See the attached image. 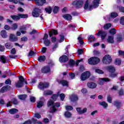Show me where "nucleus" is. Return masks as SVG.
<instances>
[{
	"label": "nucleus",
	"mask_w": 124,
	"mask_h": 124,
	"mask_svg": "<svg viewBox=\"0 0 124 124\" xmlns=\"http://www.w3.org/2000/svg\"><path fill=\"white\" fill-rule=\"evenodd\" d=\"M100 62V59L96 57H93L88 59V63L91 65H95Z\"/></svg>",
	"instance_id": "1"
},
{
	"label": "nucleus",
	"mask_w": 124,
	"mask_h": 124,
	"mask_svg": "<svg viewBox=\"0 0 124 124\" xmlns=\"http://www.w3.org/2000/svg\"><path fill=\"white\" fill-rule=\"evenodd\" d=\"M102 62L105 64H110L112 62V57L109 55L104 56L102 59Z\"/></svg>",
	"instance_id": "2"
},
{
	"label": "nucleus",
	"mask_w": 124,
	"mask_h": 124,
	"mask_svg": "<svg viewBox=\"0 0 124 124\" xmlns=\"http://www.w3.org/2000/svg\"><path fill=\"white\" fill-rule=\"evenodd\" d=\"M91 77V72L89 71L84 72L81 74L80 79L82 81H85Z\"/></svg>",
	"instance_id": "3"
},
{
	"label": "nucleus",
	"mask_w": 124,
	"mask_h": 124,
	"mask_svg": "<svg viewBox=\"0 0 124 124\" xmlns=\"http://www.w3.org/2000/svg\"><path fill=\"white\" fill-rule=\"evenodd\" d=\"M24 86V77L20 76L19 77L18 81L16 83V88H22Z\"/></svg>",
	"instance_id": "4"
},
{
	"label": "nucleus",
	"mask_w": 124,
	"mask_h": 124,
	"mask_svg": "<svg viewBox=\"0 0 124 124\" xmlns=\"http://www.w3.org/2000/svg\"><path fill=\"white\" fill-rule=\"evenodd\" d=\"M40 13H42V11H41V9H40V8H34L33 11L32 12V15L33 17L37 18V17H39Z\"/></svg>",
	"instance_id": "5"
},
{
	"label": "nucleus",
	"mask_w": 124,
	"mask_h": 124,
	"mask_svg": "<svg viewBox=\"0 0 124 124\" xmlns=\"http://www.w3.org/2000/svg\"><path fill=\"white\" fill-rule=\"evenodd\" d=\"M11 89H12V88L10 85H5L1 88L0 93H4L11 91Z\"/></svg>",
	"instance_id": "6"
},
{
	"label": "nucleus",
	"mask_w": 124,
	"mask_h": 124,
	"mask_svg": "<svg viewBox=\"0 0 124 124\" xmlns=\"http://www.w3.org/2000/svg\"><path fill=\"white\" fill-rule=\"evenodd\" d=\"M49 83L48 82H41L38 85V87L40 90H44L45 89H47V88H49Z\"/></svg>",
	"instance_id": "7"
},
{
	"label": "nucleus",
	"mask_w": 124,
	"mask_h": 124,
	"mask_svg": "<svg viewBox=\"0 0 124 124\" xmlns=\"http://www.w3.org/2000/svg\"><path fill=\"white\" fill-rule=\"evenodd\" d=\"M84 3V1L82 0H75L73 1L72 4L76 6L77 8H80Z\"/></svg>",
	"instance_id": "8"
},
{
	"label": "nucleus",
	"mask_w": 124,
	"mask_h": 124,
	"mask_svg": "<svg viewBox=\"0 0 124 124\" xmlns=\"http://www.w3.org/2000/svg\"><path fill=\"white\" fill-rule=\"evenodd\" d=\"M95 35H97V36H101L102 40H103L105 39V37H106L107 34L106 33V32H105V31H98V33H96Z\"/></svg>",
	"instance_id": "9"
},
{
	"label": "nucleus",
	"mask_w": 124,
	"mask_h": 124,
	"mask_svg": "<svg viewBox=\"0 0 124 124\" xmlns=\"http://www.w3.org/2000/svg\"><path fill=\"white\" fill-rule=\"evenodd\" d=\"M69 61V58L66 55H62L59 58V62H67Z\"/></svg>",
	"instance_id": "10"
},
{
	"label": "nucleus",
	"mask_w": 124,
	"mask_h": 124,
	"mask_svg": "<svg viewBox=\"0 0 124 124\" xmlns=\"http://www.w3.org/2000/svg\"><path fill=\"white\" fill-rule=\"evenodd\" d=\"M36 5L37 6H43L44 3H46V0H34Z\"/></svg>",
	"instance_id": "11"
},
{
	"label": "nucleus",
	"mask_w": 124,
	"mask_h": 124,
	"mask_svg": "<svg viewBox=\"0 0 124 124\" xmlns=\"http://www.w3.org/2000/svg\"><path fill=\"white\" fill-rule=\"evenodd\" d=\"M110 81L111 80L109 79L108 78H100L98 83L99 84L102 85H104V82H110Z\"/></svg>",
	"instance_id": "12"
},
{
	"label": "nucleus",
	"mask_w": 124,
	"mask_h": 124,
	"mask_svg": "<svg viewBox=\"0 0 124 124\" xmlns=\"http://www.w3.org/2000/svg\"><path fill=\"white\" fill-rule=\"evenodd\" d=\"M76 110L79 115H82L85 113H87V108H84L82 110L81 108H77Z\"/></svg>",
	"instance_id": "13"
},
{
	"label": "nucleus",
	"mask_w": 124,
	"mask_h": 124,
	"mask_svg": "<svg viewBox=\"0 0 124 124\" xmlns=\"http://www.w3.org/2000/svg\"><path fill=\"white\" fill-rule=\"evenodd\" d=\"M42 73H48L51 71L50 69V66L49 65H46L42 68L41 70Z\"/></svg>",
	"instance_id": "14"
},
{
	"label": "nucleus",
	"mask_w": 124,
	"mask_h": 124,
	"mask_svg": "<svg viewBox=\"0 0 124 124\" xmlns=\"http://www.w3.org/2000/svg\"><path fill=\"white\" fill-rule=\"evenodd\" d=\"M97 86V84L95 82H88L87 83V87L89 88V89H95Z\"/></svg>",
	"instance_id": "15"
},
{
	"label": "nucleus",
	"mask_w": 124,
	"mask_h": 124,
	"mask_svg": "<svg viewBox=\"0 0 124 124\" xmlns=\"http://www.w3.org/2000/svg\"><path fill=\"white\" fill-rule=\"evenodd\" d=\"M58 34H59V32L57 31V30L55 29H52L51 31L48 32L49 37H52L53 35H57Z\"/></svg>",
	"instance_id": "16"
},
{
	"label": "nucleus",
	"mask_w": 124,
	"mask_h": 124,
	"mask_svg": "<svg viewBox=\"0 0 124 124\" xmlns=\"http://www.w3.org/2000/svg\"><path fill=\"white\" fill-rule=\"evenodd\" d=\"M93 8H97L99 6L100 3V0H94L92 2Z\"/></svg>",
	"instance_id": "17"
},
{
	"label": "nucleus",
	"mask_w": 124,
	"mask_h": 124,
	"mask_svg": "<svg viewBox=\"0 0 124 124\" xmlns=\"http://www.w3.org/2000/svg\"><path fill=\"white\" fill-rule=\"evenodd\" d=\"M70 99L72 102H76L78 99V96L75 94H72L70 96Z\"/></svg>",
	"instance_id": "18"
},
{
	"label": "nucleus",
	"mask_w": 124,
	"mask_h": 124,
	"mask_svg": "<svg viewBox=\"0 0 124 124\" xmlns=\"http://www.w3.org/2000/svg\"><path fill=\"white\" fill-rule=\"evenodd\" d=\"M107 69L109 72H110V73H114V72L116 71V69L115 68V67L111 65L107 66Z\"/></svg>",
	"instance_id": "19"
},
{
	"label": "nucleus",
	"mask_w": 124,
	"mask_h": 124,
	"mask_svg": "<svg viewBox=\"0 0 124 124\" xmlns=\"http://www.w3.org/2000/svg\"><path fill=\"white\" fill-rule=\"evenodd\" d=\"M59 84H61L63 87H68V81L67 80H61L58 82Z\"/></svg>",
	"instance_id": "20"
},
{
	"label": "nucleus",
	"mask_w": 124,
	"mask_h": 124,
	"mask_svg": "<svg viewBox=\"0 0 124 124\" xmlns=\"http://www.w3.org/2000/svg\"><path fill=\"white\" fill-rule=\"evenodd\" d=\"M63 18L65 19V20H67V21H71L72 20V16H71L69 14H65L62 16Z\"/></svg>",
	"instance_id": "21"
},
{
	"label": "nucleus",
	"mask_w": 124,
	"mask_h": 124,
	"mask_svg": "<svg viewBox=\"0 0 124 124\" xmlns=\"http://www.w3.org/2000/svg\"><path fill=\"white\" fill-rule=\"evenodd\" d=\"M88 41L89 42L92 43V42H94L96 40V38H95V37L93 35H89L88 36Z\"/></svg>",
	"instance_id": "22"
},
{
	"label": "nucleus",
	"mask_w": 124,
	"mask_h": 124,
	"mask_svg": "<svg viewBox=\"0 0 124 124\" xmlns=\"http://www.w3.org/2000/svg\"><path fill=\"white\" fill-rule=\"evenodd\" d=\"M10 39L12 42H16L18 40V38L13 34H11L10 35Z\"/></svg>",
	"instance_id": "23"
},
{
	"label": "nucleus",
	"mask_w": 124,
	"mask_h": 124,
	"mask_svg": "<svg viewBox=\"0 0 124 124\" xmlns=\"http://www.w3.org/2000/svg\"><path fill=\"white\" fill-rule=\"evenodd\" d=\"M18 97L20 100H26L27 99V97H28V95L26 94H20L18 96Z\"/></svg>",
	"instance_id": "24"
},
{
	"label": "nucleus",
	"mask_w": 124,
	"mask_h": 124,
	"mask_svg": "<svg viewBox=\"0 0 124 124\" xmlns=\"http://www.w3.org/2000/svg\"><path fill=\"white\" fill-rule=\"evenodd\" d=\"M1 36L3 38H7L8 35H7V32H6V31L3 30H2L0 32Z\"/></svg>",
	"instance_id": "25"
},
{
	"label": "nucleus",
	"mask_w": 124,
	"mask_h": 124,
	"mask_svg": "<svg viewBox=\"0 0 124 124\" xmlns=\"http://www.w3.org/2000/svg\"><path fill=\"white\" fill-rule=\"evenodd\" d=\"M38 61L40 62H42L46 61V56L45 55L40 56L38 58Z\"/></svg>",
	"instance_id": "26"
},
{
	"label": "nucleus",
	"mask_w": 124,
	"mask_h": 124,
	"mask_svg": "<svg viewBox=\"0 0 124 124\" xmlns=\"http://www.w3.org/2000/svg\"><path fill=\"white\" fill-rule=\"evenodd\" d=\"M64 116L65 118H66L67 119H70L72 116V114L68 111H66L64 112Z\"/></svg>",
	"instance_id": "27"
},
{
	"label": "nucleus",
	"mask_w": 124,
	"mask_h": 124,
	"mask_svg": "<svg viewBox=\"0 0 124 124\" xmlns=\"http://www.w3.org/2000/svg\"><path fill=\"white\" fill-rule=\"evenodd\" d=\"M11 18L13 19V20H15L16 21H19L20 20V16L19 14H17V15H11L10 16Z\"/></svg>",
	"instance_id": "28"
},
{
	"label": "nucleus",
	"mask_w": 124,
	"mask_h": 124,
	"mask_svg": "<svg viewBox=\"0 0 124 124\" xmlns=\"http://www.w3.org/2000/svg\"><path fill=\"white\" fill-rule=\"evenodd\" d=\"M53 94V91L51 90H46L44 92V95L47 96V95H52Z\"/></svg>",
	"instance_id": "29"
},
{
	"label": "nucleus",
	"mask_w": 124,
	"mask_h": 124,
	"mask_svg": "<svg viewBox=\"0 0 124 124\" xmlns=\"http://www.w3.org/2000/svg\"><path fill=\"white\" fill-rule=\"evenodd\" d=\"M121 104H122V103L118 100L115 101L114 102V106H116L117 109H120V108H121Z\"/></svg>",
	"instance_id": "30"
},
{
	"label": "nucleus",
	"mask_w": 124,
	"mask_h": 124,
	"mask_svg": "<svg viewBox=\"0 0 124 124\" xmlns=\"http://www.w3.org/2000/svg\"><path fill=\"white\" fill-rule=\"evenodd\" d=\"M45 10L46 13H47L48 14H51V13H52L53 9L52 8V7L48 6L46 8H45Z\"/></svg>",
	"instance_id": "31"
},
{
	"label": "nucleus",
	"mask_w": 124,
	"mask_h": 124,
	"mask_svg": "<svg viewBox=\"0 0 124 124\" xmlns=\"http://www.w3.org/2000/svg\"><path fill=\"white\" fill-rule=\"evenodd\" d=\"M107 41L108 43L113 44L114 43V36H108Z\"/></svg>",
	"instance_id": "32"
},
{
	"label": "nucleus",
	"mask_w": 124,
	"mask_h": 124,
	"mask_svg": "<svg viewBox=\"0 0 124 124\" xmlns=\"http://www.w3.org/2000/svg\"><path fill=\"white\" fill-rule=\"evenodd\" d=\"M10 114L12 115H14V114H16V113H18L19 110L17 108H11L9 111Z\"/></svg>",
	"instance_id": "33"
},
{
	"label": "nucleus",
	"mask_w": 124,
	"mask_h": 124,
	"mask_svg": "<svg viewBox=\"0 0 124 124\" xmlns=\"http://www.w3.org/2000/svg\"><path fill=\"white\" fill-rule=\"evenodd\" d=\"M99 104L101 105V106H103L105 109H106V108L108 107V104L105 101L99 102Z\"/></svg>",
	"instance_id": "34"
},
{
	"label": "nucleus",
	"mask_w": 124,
	"mask_h": 124,
	"mask_svg": "<svg viewBox=\"0 0 124 124\" xmlns=\"http://www.w3.org/2000/svg\"><path fill=\"white\" fill-rule=\"evenodd\" d=\"M0 62L2 63H6V57L4 55H2L0 57Z\"/></svg>",
	"instance_id": "35"
},
{
	"label": "nucleus",
	"mask_w": 124,
	"mask_h": 124,
	"mask_svg": "<svg viewBox=\"0 0 124 124\" xmlns=\"http://www.w3.org/2000/svg\"><path fill=\"white\" fill-rule=\"evenodd\" d=\"M117 30L115 28H112L109 31V33L111 35H114L117 33Z\"/></svg>",
	"instance_id": "36"
},
{
	"label": "nucleus",
	"mask_w": 124,
	"mask_h": 124,
	"mask_svg": "<svg viewBox=\"0 0 124 124\" xmlns=\"http://www.w3.org/2000/svg\"><path fill=\"white\" fill-rule=\"evenodd\" d=\"M59 10H60V7L55 6L53 8V12L54 14H57V13H58V12H59Z\"/></svg>",
	"instance_id": "37"
},
{
	"label": "nucleus",
	"mask_w": 124,
	"mask_h": 124,
	"mask_svg": "<svg viewBox=\"0 0 124 124\" xmlns=\"http://www.w3.org/2000/svg\"><path fill=\"white\" fill-rule=\"evenodd\" d=\"M5 46L6 49H8L9 50H10V49H11L12 47H13V46H12V44H11V43H6L5 45Z\"/></svg>",
	"instance_id": "38"
},
{
	"label": "nucleus",
	"mask_w": 124,
	"mask_h": 124,
	"mask_svg": "<svg viewBox=\"0 0 124 124\" xmlns=\"http://www.w3.org/2000/svg\"><path fill=\"white\" fill-rule=\"evenodd\" d=\"M44 44H45L46 47H48L50 46V44H51V41L50 40H45L44 41Z\"/></svg>",
	"instance_id": "39"
},
{
	"label": "nucleus",
	"mask_w": 124,
	"mask_h": 124,
	"mask_svg": "<svg viewBox=\"0 0 124 124\" xmlns=\"http://www.w3.org/2000/svg\"><path fill=\"white\" fill-rule=\"evenodd\" d=\"M117 42H122L123 41V35L121 34L118 35L117 37Z\"/></svg>",
	"instance_id": "40"
},
{
	"label": "nucleus",
	"mask_w": 124,
	"mask_h": 124,
	"mask_svg": "<svg viewBox=\"0 0 124 124\" xmlns=\"http://www.w3.org/2000/svg\"><path fill=\"white\" fill-rule=\"evenodd\" d=\"M111 27H112L111 23H107L104 26V29L105 30H109V28H111Z\"/></svg>",
	"instance_id": "41"
},
{
	"label": "nucleus",
	"mask_w": 124,
	"mask_h": 124,
	"mask_svg": "<svg viewBox=\"0 0 124 124\" xmlns=\"http://www.w3.org/2000/svg\"><path fill=\"white\" fill-rule=\"evenodd\" d=\"M115 64L116 65H121L122 64V61L116 59L114 62Z\"/></svg>",
	"instance_id": "42"
},
{
	"label": "nucleus",
	"mask_w": 124,
	"mask_h": 124,
	"mask_svg": "<svg viewBox=\"0 0 124 124\" xmlns=\"http://www.w3.org/2000/svg\"><path fill=\"white\" fill-rule=\"evenodd\" d=\"M11 29L13 31H16V30H17V29H18V25L17 24V23H14L12 25V27L11 28Z\"/></svg>",
	"instance_id": "43"
},
{
	"label": "nucleus",
	"mask_w": 124,
	"mask_h": 124,
	"mask_svg": "<svg viewBox=\"0 0 124 124\" xmlns=\"http://www.w3.org/2000/svg\"><path fill=\"white\" fill-rule=\"evenodd\" d=\"M118 16H119V15L116 12H112L110 14L111 18H116Z\"/></svg>",
	"instance_id": "44"
},
{
	"label": "nucleus",
	"mask_w": 124,
	"mask_h": 124,
	"mask_svg": "<svg viewBox=\"0 0 124 124\" xmlns=\"http://www.w3.org/2000/svg\"><path fill=\"white\" fill-rule=\"evenodd\" d=\"M69 64L70 66L73 67L74 65H75V61L73 59H70Z\"/></svg>",
	"instance_id": "45"
},
{
	"label": "nucleus",
	"mask_w": 124,
	"mask_h": 124,
	"mask_svg": "<svg viewBox=\"0 0 124 124\" xmlns=\"http://www.w3.org/2000/svg\"><path fill=\"white\" fill-rule=\"evenodd\" d=\"M54 101L49 100L47 102V107H50V106H54Z\"/></svg>",
	"instance_id": "46"
},
{
	"label": "nucleus",
	"mask_w": 124,
	"mask_h": 124,
	"mask_svg": "<svg viewBox=\"0 0 124 124\" xmlns=\"http://www.w3.org/2000/svg\"><path fill=\"white\" fill-rule=\"evenodd\" d=\"M35 52L34 51H33L32 50H31L29 51V53L28 55V57H33V56H35Z\"/></svg>",
	"instance_id": "47"
},
{
	"label": "nucleus",
	"mask_w": 124,
	"mask_h": 124,
	"mask_svg": "<svg viewBox=\"0 0 124 124\" xmlns=\"http://www.w3.org/2000/svg\"><path fill=\"white\" fill-rule=\"evenodd\" d=\"M19 18H26L29 17V15L28 14H19Z\"/></svg>",
	"instance_id": "48"
},
{
	"label": "nucleus",
	"mask_w": 124,
	"mask_h": 124,
	"mask_svg": "<svg viewBox=\"0 0 124 124\" xmlns=\"http://www.w3.org/2000/svg\"><path fill=\"white\" fill-rule=\"evenodd\" d=\"M95 72L98 73V74H104V72L99 69H95Z\"/></svg>",
	"instance_id": "49"
},
{
	"label": "nucleus",
	"mask_w": 124,
	"mask_h": 124,
	"mask_svg": "<svg viewBox=\"0 0 124 124\" xmlns=\"http://www.w3.org/2000/svg\"><path fill=\"white\" fill-rule=\"evenodd\" d=\"M12 103L13 104H14V105H17L19 102H18V100L16 98H14L13 99H12Z\"/></svg>",
	"instance_id": "50"
},
{
	"label": "nucleus",
	"mask_w": 124,
	"mask_h": 124,
	"mask_svg": "<svg viewBox=\"0 0 124 124\" xmlns=\"http://www.w3.org/2000/svg\"><path fill=\"white\" fill-rule=\"evenodd\" d=\"M107 101L108 103H112V97L109 94L107 96Z\"/></svg>",
	"instance_id": "51"
},
{
	"label": "nucleus",
	"mask_w": 124,
	"mask_h": 124,
	"mask_svg": "<svg viewBox=\"0 0 124 124\" xmlns=\"http://www.w3.org/2000/svg\"><path fill=\"white\" fill-rule=\"evenodd\" d=\"M58 96H59L58 94H54L51 96V98L54 101H56L57 100V98H58Z\"/></svg>",
	"instance_id": "52"
},
{
	"label": "nucleus",
	"mask_w": 124,
	"mask_h": 124,
	"mask_svg": "<svg viewBox=\"0 0 124 124\" xmlns=\"http://www.w3.org/2000/svg\"><path fill=\"white\" fill-rule=\"evenodd\" d=\"M43 106V102L40 101L37 103V108H41Z\"/></svg>",
	"instance_id": "53"
},
{
	"label": "nucleus",
	"mask_w": 124,
	"mask_h": 124,
	"mask_svg": "<svg viewBox=\"0 0 124 124\" xmlns=\"http://www.w3.org/2000/svg\"><path fill=\"white\" fill-rule=\"evenodd\" d=\"M58 111V109L54 106L52 107V109H50V113H55Z\"/></svg>",
	"instance_id": "54"
},
{
	"label": "nucleus",
	"mask_w": 124,
	"mask_h": 124,
	"mask_svg": "<svg viewBox=\"0 0 124 124\" xmlns=\"http://www.w3.org/2000/svg\"><path fill=\"white\" fill-rule=\"evenodd\" d=\"M117 76H118V73H111V74H110L109 75V77L112 78V79L115 78V77H117Z\"/></svg>",
	"instance_id": "55"
},
{
	"label": "nucleus",
	"mask_w": 124,
	"mask_h": 124,
	"mask_svg": "<svg viewBox=\"0 0 124 124\" xmlns=\"http://www.w3.org/2000/svg\"><path fill=\"white\" fill-rule=\"evenodd\" d=\"M65 108L67 111H72V110H73V107L71 106H66Z\"/></svg>",
	"instance_id": "56"
},
{
	"label": "nucleus",
	"mask_w": 124,
	"mask_h": 124,
	"mask_svg": "<svg viewBox=\"0 0 124 124\" xmlns=\"http://www.w3.org/2000/svg\"><path fill=\"white\" fill-rule=\"evenodd\" d=\"M60 97L61 100H62V101H63V100H64V98H65V95H64L63 93H62L60 94Z\"/></svg>",
	"instance_id": "57"
},
{
	"label": "nucleus",
	"mask_w": 124,
	"mask_h": 124,
	"mask_svg": "<svg viewBox=\"0 0 124 124\" xmlns=\"http://www.w3.org/2000/svg\"><path fill=\"white\" fill-rule=\"evenodd\" d=\"M117 8L119 9L120 12L124 13V7H123L122 6H119L118 7H117Z\"/></svg>",
	"instance_id": "58"
},
{
	"label": "nucleus",
	"mask_w": 124,
	"mask_h": 124,
	"mask_svg": "<svg viewBox=\"0 0 124 124\" xmlns=\"http://www.w3.org/2000/svg\"><path fill=\"white\" fill-rule=\"evenodd\" d=\"M89 8V0H87L84 5V9L87 10Z\"/></svg>",
	"instance_id": "59"
},
{
	"label": "nucleus",
	"mask_w": 124,
	"mask_h": 124,
	"mask_svg": "<svg viewBox=\"0 0 124 124\" xmlns=\"http://www.w3.org/2000/svg\"><path fill=\"white\" fill-rule=\"evenodd\" d=\"M79 72H83L85 71V67L83 65H80L79 66Z\"/></svg>",
	"instance_id": "60"
},
{
	"label": "nucleus",
	"mask_w": 124,
	"mask_h": 124,
	"mask_svg": "<svg viewBox=\"0 0 124 124\" xmlns=\"http://www.w3.org/2000/svg\"><path fill=\"white\" fill-rule=\"evenodd\" d=\"M30 101L32 103H34V102L36 101L35 97L32 96H30Z\"/></svg>",
	"instance_id": "61"
},
{
	"label": "nucleus",
	"mask_w": 124,
	"mask_h": 124,
	"mask_svg": "<svg viewBox=\"0 0 124 124\" xmlns=\"http://www.w3.org/2000/svg\"><path fill=\"white\" fill-rule=\"evenodd\" d=\"M119 96H122V95H124V89H120L119 91Z\"/></svg>",
	"instance_id": "62"
},
{
	"label": "nucleus",
	"mask_w": 124,
	"mask_h": 124,
	"mask_svg": "<svg viewBox=\"0 0 124 124\" xmlns=\"http://www.w3.org/2000/svg\"><path fill=\"white\" fill-rule=\"evenodd\" d=\"M120 22L121 25L124 26V16L121 18Z\"/></svg>",
	"instance_id": "63"
},
{
	"label": "nucleus",
	"mask_w": 124,
	"mask_h": 124,
	"mask_svg": "<svg viewBox=\"0 0 124 124\" xmlns=\"http://www.w3.org/2000/svg\"><path fill=\"white\" fill-rule=\"evenodd\" d=\"M22 124H31V120H29L26 121H25L24 123H23Z\"/></svg>",
	"instance_id": "64"
}]
</instances>
